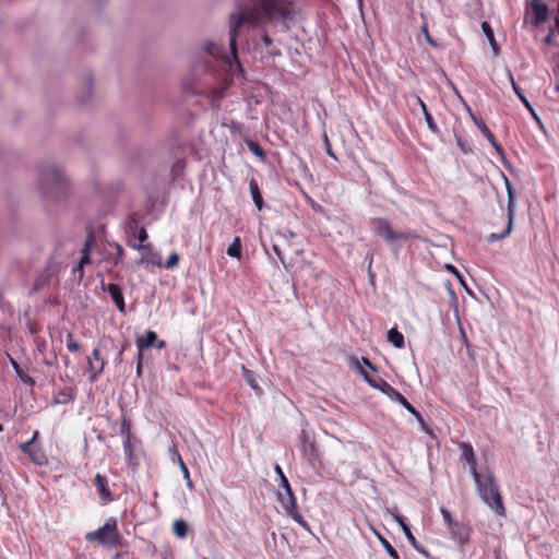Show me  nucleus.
<instances>
[{"label": "nucleus", "mask_w": 559, "mask_h": 559, "mask_svg": "<svg viewBox=\"0 0 559 559\" xmlns=\"http://www.w3.org/2000/svg\"><path fill=\"white\" fill-rule=\"evenodd\" d=\"M131 426L128 419L123 418L120 424V435L123 438L131 439V432H130Z\"/></svg>", "instance_id": "79ce46f5"}, {"label": "nucleus", "mask_w": 559, "mask_h": 559, "mask_svg": "<svg viewBox=\"0 0 559 559\" xmlns=\"http://www.w3.org/2000/svg\"><path fill=\"white\" fill-rule=\"evenodd\" d=\"M421 32L427 40V43L432 47H439V44L430 36L427 25L421 26Z\"/></svg>", "instance_id": "49530a36"}, {"label": "nucleus", "mask_w": 559, "mask_h": 559, "mask_svg": "<svg viewBox=\"0 0 559 559\" xmlns=\"http://www.w3.org/2000/svg\"><path fill=\"white\" fill-rule=\"evenodd\" d=\"M95 359L96 361H99V366L97 368V370H95V372L93 374H91L90 377V380L91 381H95L97 376L100 374L104 370V367L106 365L105 360L100 357V350L99 348H94L93 353H92V357L91 359Z\"/></svg>", "instance_id": "c756f323"}, {"label": "nucleus", "mask_w": 559, "mask_h": 559, "mask_svg": "<svg viewBox=\"0 0 559 559\" xmlns=\"http://www.w3.org/2000/svg\"><path fill=\"white\" fill-rule=\"evenodd\" d=\"M92 249L93 247H83L82 249V255L79 260V264L82 265L83 267H85L86 265H90L91 264V252H92Z\"/></svg>", "instance_id": "f704fd0d"}, {"label": "nucleus", "mask_w": 559, "mask_h": 559, "mask_svg": "<svg viewBox=\"0 0 559 559\" xmlns=\"http://www.w3.org/2000/svg\"><path fill=\"white\" fill-rule=\"evenodd\" d=\"M241 249L242 247H227V254L231 258L240 259Z\"/></svg>", "instance_id": "09e8293b"}, {"label": "nucleus", "mask_w": 559, "mask_h": 559, "mask_svg": "<svg viewBox=\"0 0 559 559\" xmlns=\"http://www.w3.org/2000/svg\"><path fill=\"white\" fill-rule=\"evenodd\" d=\"M236 12L229 15V48L231 58L224 47L214 41H205L199 51L195 72H200L189 91L205 97L215 108L226 96L234 76L243 69L237 57V38L243 29L253 31L250 49L254 59L265 62L281 56L273 45L266 25L286 33L297 24L299 7L296 0H235Z\"/></svg>", "instance_id": "f257e3e1"}, {"label": "nucleus", "mask_w": 559, "mask_h": 559, "mask_svg": "<svg viewBox=\"0 0 559 559\" xmlns=\"http://www.w3.org/2000/svg\"><path fill=\"white\" fill-rule=\"evenodd\" d=\"M85 538L87 542H97L110 548H116L121 545V536L118 532L115 519H109L102 527L87 533Z\"/></svg>", "instance_id": "20e7f679"}, {"label": "nucleus", "mask_w": 559, "mask_h": 559, "mask_svg": "<svg viewBox=\"0 0 559 559\" xmlns=\"http://www.w3.org/2000/svg\"><path fill=\"white\" fill-rule=\"evenodd\" d=\"M247 146L255 156L264 158V151L258 142L249 140L247 141Z\"/></svg>", "instance_id": "72a5a7b5"}, {"label": "nucleus", "mask_w": 559, "mask_h": 559, "mask_svg": "<svg viewBox=\"0 0 559 559\" xmlns=\"http://www.w3.org/2000/svg\"><path fill=\"white\" fill-rule=\"evenodd\" d=\"M102 287H103L104 292H107L110 295V297H111L112 301L115 302L116 307L118 308V310L121 313H126V304H124V298H123L121 287L118 284H114V283H110L106 286L104 283H102Z\"/></svg>", "instance_id": "2eb2a0df"}, {"label": "nucleus", "mask_w": 559, "mask_h": 559, "mask_svg": "<svg viewBox=\"0 0 559 559\" xmlns=\"http://www.w3.org/2000/svg\"><path fill=\"white\" fill-rule=\"evenodd\" d=\"M124 234L127 237L128 245H143L147 239V233L143 226H140L139 222L130 216L124 224Z\"/></svg>", "instance_id": "6e6552de"}, {"label": "nucleus", "mask_w": 559, "mask_h": 559, "mask_svg": "<svg viewBox=\"0 0 559 559\" xmlns=\"http://www.w3.org/2000/svg\"><path fill=\"white\" fill-rule=\"evenodd\" d=\"M178 261H179V254L177 252H173L168 257L166 262L163 264V267H165V269H173L174 266L177 265Z\"/></svg>", "instance_id": "37998d69"}, {"label": "nucleus", "mask_w": 559, "mask_h": 559, "mask_svg": "<svg viewBox=\"0 0 559 559\" xmlns=\"http://www.w3.org/2000/svg\"><path fill=\"white\" fill-rule=\"evenodd\" d=\"M38 182L45 199L58 201L69 193V180L60 166L45 163L39 168Z\"/></svg>", "instance_id": "f03ea898"}, {"label": "nucleus", "mask_w": 559, "mask_h": 559, "mask_svg": "<svg viewBox=\"0 0 559 559\" xmlns=\"http://www.w3.org/2000/svg\"><path fill=\"white\" fill-rule=\"evenodd\" d=\"M483 135L488 140V142L491 144V146L495 148V151L499 155H503V153H504L503 147L497 142V140L491 131H489V133L483 134Z\"/></svg>", "instance_id": "c9c22d12"}, {"label": "nucleus", "mask_w": 559, "mask_h": 559, "mask_svg": "<svg viewBox=\"0 0 559 559\" xmlns=\"http://www.w3.org/2000/svg\"><path fill=\"white\" fill-rule=\"evenodd\" d=\"M87 364H88V371L91 372V374H93L95 372V370H97L98 367L93 365L91 357L87 358Z\"/></svg>", "instance_id": "bf43d9fd"}, {"label": "nucleus", "mask_w": 559, "mask_h": 559, "mask_svg": "<svg viewBox=\"0 0 559 559\" xmlns=\"http://www.w3.org/2000/svg\"><path fill=\"white\" fill-rule=\"evenodd\" d=\"M464 107L466 109V111L468 112V116L471 117V119L474 121L475 126L478 128V130L481 132V134H487L489 133V128L486 126V123L484 122V120L479 117H477L471 109V107L464 103Z\"/></svg>", "instance_id": "bb28decb"}, {"label": "nucleus", "mask_w": 559, "mask_h": 559, "mask_svg": "<svg viewBox=\"0 0 559 559\" xmlns=\"http://www.w3.org/2000/svg\"><path fill=\"white\" fill-rule=\"evenodd\" d=\"M545 43L551 45L554 43V29H551L545 37Z\"/></svg>", "instance_id": "13d9d810"}, {"label": "nucleus", "mask_w": 559, "mask_h": 559, "mask_svg": "<svg viewBox=\"0 0 559 559\" xmlns=\"http://www.w3.org/2000/svg\"><path fill=\"white\" fill-rule=\"evenodd\" d=\"M390 513L392 514L393 519L397 522V524L404 532L406 538L408 539L411 545L414 547V549H416L421 555L429 557L428 550L417 542V539L413 535L409 526L405 523L404 519L399 514L397 510L396 509L394 511L390 510Z\"/></svg>", "instance_id": "9d476101"}, {"label": "nucleus", "mask_w": 559, "mask_h": 559, "mask_svg": "<svg viewBox=\"0 0 559 559\" xmlns=\"http://www.w3.org/2000/svg\"><path fill=\"white\" fill-rule=\"evenodd\" d=\"M473 478L481 500L492 508L497 514L504 515L506 510L493 473L486 468L485 473L477 472V476H473Z\"/></svg>", "instance_id": "7ed1b4c3"}, {"label": "nucleus", "mask_w": 559, "mask_h": 559, "mask_svg": "<svg viewBox=\"0 0 559 559\" xmlns=\"http://www.w3.org/2000/svg\"><path fill=\"white\" fill-rule=\"evenodd\" d=\"M461 449L462 459L468 463L472 476H477L478 471L476 468V459L472 445L469 443H462Z\"/></svg>", "instance_id": "412c9836"}, {"label": "nucleus", "mask_w": 559, "mask_h": 559, "mask_svg": "<svg viewBox=\"0 0 559 559\" xmlns=\"http://www.w3.org/2000/svg\"><path fill=\"white\" fill-rule=\"evenodd\" d=\"M374 228L377 230V233L385 240V241H390V240H394V239H404V240H409V235H406V234H401L400 236H396L394 234V231L392 230L390 224L384 221V219H378L376 222V225H374Z\"/></svg>", "instance_id": "dca6fc26"}, {"label": "nucleus", "mask_w": 559, "mask_h": 559, "mask_svg": "<svg viewBox=\"0 0 559 559\" xmlns=\"http://www.w3.org/2000/svg\"><path fill=\"white\" fill-rule=\"evenodd\" d=\"M424 117H425V120L427 122L428 129L432 133L439 134L440 133V129L438 128L437 123L435 122L432 115L428 111V112L424 114Z\"/></svg>", "instance_id": "ea45409f"}, {"label": "nucleus", "mask_w": 559, "mask_h": 559, "mask_svg": "<svg viewBox=\"0 0 559 559\" xmlns=\"http://www.w3.org/2000/svg\"><path fill=\"white\" fill-rule=\"evenodd\" d=\"M38 436H39V432L35 431L33 433V437L31 438V440L21 443L19 445V448L23 453H26L29 455V457L34 464L41 466V465L47 464V457H46L45 453L43 452V450L40 448L36 447V444H35V441L37 440Z\"/></svg>", "instance_id": "1a4fd4ad"}, {"label": "nucleus", "mask_w": 559, "mask_h": 559, "mask_svg": "<svg viewBox=\"0 0 559 559\" xmlns=\"http://www.w3.org/2000/svg\"><path fill=\"white\" fill-rule=\"evenodd\" d=\"M94 486L97 488V491L100 498L106 501L110 499V490L108 489L107 478L100 474H96L93 479Z\"/></svg>", "instance_id": "4be33fe9"}, {"label": "nucleus", "mask_w": 559, "mask_h": 559, "mask_svg": "<svg viewBox=\"0 0 559 559\" xmlns=\"http://www.w3.org/2000/svg\"><path fill=\"white\" fill-rule=\"evenodd\" d=\"M230 245H241L240 243V238L239 237H235L234 240L230 242Z\"/></svg>", "instance_id": "774afa93"}, {"label": "nucleus", "mask_w": 559, "mask_h": 559, "mask_svg": "<svg viewBox=\"0 0 559 559\" xmlns=\"http://www.w3.org/2000/svg\"><path fill=\"white\" fill-rule=\"evenodd\" d=\"M130 346H131L130 341L126 340L119 350H122V353H124V350H127V348H129Z\"/></svg>", "instance_id": "e2e57ef3"}, {"label": "nucleus", "mask_w": 559, "mask_h": 559, "mask_svg": "<svg viewBox=\"0 0 559 559\" xmlns=\"http://www.w3.org/2000/svg\"><path fill=\"white\" fill-rule=\"evenodd\" d=\"M293 247H271V250L278 257L283 265L287 267L289 264H292L293 259L289 258V260H287L286 251L290 250Z\"/></svg>", "instance_id": "cd10ccee"}, {"label": "nucleus", "mask_w": 559, "mask_h": 559, "mask_svg": "<svg viewBox=\"0 0 559 559\" xmlns=\"http://www.w3.org/2000/svg\"><path fill=\"white\" fill-rule=\"evenodd\" d=\"M283 489L285 490V493L278 492L277 495V498L282 503L283 508L287 511V513L293 518L295 522H297L302 527L308 528V523L298 512L296 497L293 492V489L287 478L283 479Z\"/></svg>", "instance_id": "39448f33"}, {"label": "nucleus", "mask_w": 559, "mask_h": 559, "mask_svg": "<svg viewBox=\"0 0 559 559\" xmlns=\"http://www.w3.org/2000/svg\"><path fill=\"white\" fill-rule=\"evenodd\" d=\"M504 182H506V189L508 194V225L506 227V233H511L512 225H513V217L515 213V201H516V193L515 189L513 188V185L511 181L503 176Z\"/></svg>", "instance_id": "ddd939ff"}, {"label": "nucleus", "mask_w": 559, "mask_h": 559, "mask_svg": "<svg viewBox=\"0 0 559 559\" xmlns=\"http://www.w3.org/2000/svg\"><path fill=\"white\" fill-rule=\"evenodd\" d=\"M362 364L372 371H377L376 366L366 357L361 358Z\"/></svg>", "instance_id": "4d7b16f0"}, {"label": "nucleus", "mask_w": 559, "mask_h": 559, "mask_svg": "<svg viewBox=\"0 0 559 559\" xmlns=\"http://www.w3.org/2000/svg\"><path fill=\"white\" fill-rule=\"evenodd\" d=\"M72 278L76 281L78 283L82 282L84 277V267L76 263L71 271Z\"/></svg>", "instance_id": "a19ab883"}, {"label": "nucleus", "mask_w": 559, "mask_h": 559, "mask_svg": "<svg viewBox=\"0 0 559 559\" xmlns=\"http://www.w3.org/2000/svg\"><path fill=\"white\" fill-rule=\"evenodd\" d=\"M22 380L25 382V383H28V384H34V380L31 378V377H26V378H22Z\"/></svg>", "instance_id": "69168bd1"}, {"label": "nucleus", "mask_w": 559, "mask_h": 559, "mask_svg": "<svg viewBox=\"0 0 559 559\" xmlns=\"http://www.w3.org/2000/svg\"><path fill=\"white\" fill-rule=\"evenodd\" d=\"M177 457H178V461H179V464H180V468H181V471L183 473V476L187 479V485L189 487H192V481L190 479V474H189L188 467L186 466V464L183 463L181 456L178 453H177Z\"/></svg>", "instance_id": "c03bdc74"}, {"label": "nucleus", "mask_w": 559, "mask_h": 559, "mask_svg": "<svg viewBox=\"0 0 559 559\" xmlns=\"http://www.w3.org/2000/svg\"><path fill=\"white\" fill-rule=\"evenodd\" d=\"M51 276H52V273L48 269L45 270L43 273H40L36 277L34 285H33L32 289L29 290V295L36 294L37 292L43 289L50 282Z\"/></svg>", "instance_id": "b1692460"}, {"label": "nucleus", "mask_w": 559, "mask_h": 559, "mask_svg": "<svg viewBox=\"0 0 559 559\" xmlns=\"http://www.w3.org/2000/svg\"><path fill=\"white\" fill-rule=\"evenodd\" d=\"M388 341L396 348H403L405 346L404 335L396 328H392L388 331Z\"/></svg>", "instance_id": "a878e982"}, {"label": "nucleus", "mask_w": 559, "mask_h": 559, "mask_svg": "<svg viewBox=\"0 0 559 559\" xmlns=\"http://www.w3.org/2000/svg\"><path fill=\"white\" fill-rule=\"evenodd\" d=\"M531 24L533 26H539L545 23L548 19V5L540 0L531 1Z\"/></svg>", "instance_id": "f8f14e48"}, {"label": "nucleus", "mask_w": 559, "mask_h": 559, "mask_svg": "<svg viewBox=\"0 0 559 559\" xmlns=\"http://www.w3.org/2000/svg\"><path fill=\"white\" fill-rule=\"evenodd\" d=\"M483 135L488 140V142L491 144V146L495 148V151L499 155H503V153H504L503 147L497 142V140L491 131H489V133L483 134Z\"/></svg>", "instance_id": "58836bf2"}, {"label": "nucleus", "mask_w": 559, "mask_h": 559, "mask_svg": "<svg viewBox=\"0 0 559 559\" xmlns=\"http://www.w3.org/2000/svg\"><path fill=\"white\" fill-rule=\"evenodd\" d=\"M84 231L85 238L83 245H118L107 238L105 224L100 221L85 225Z\"/></svg>", "instance_id": "423d86ee"}, {"label": "nucleus", "mask_w": 559, "mask_h": 559, "mask_svg": "<svg viewBox=\"0 0 559 559\" xmlns=\"http://www.w3.org/2000/svg\"><path fill=\"white\" fill-rule=\"evenodd\" d=\"M324 147H325L326 154L329 156L333 157L334 159H336V156H335V154L332 151V146H331V143L329 141V138H328L326 133H324Z\"/></svg>", "instance_id": "864d4df0"}, {"label": "nucleus", "mask_w": 559, "mask_h": 559, "mask_svg": "<svg viewBox=\"0 0 559 559\" xmlns=\"http://www.w3.org/2000/svg\"><path fill=\"white\" fill-rule=\"evenodd\" d=\"M242 371L247 383L258 393L262 392V389L259 386L258 381L254 378L252 371L248 370L245 366H242Z\"/></svg>", "instance_id": "2f4dec72"}, {"label": "nucleus", "mask_w": 559, "mask_h": 559, "mask_svg": "<svg viewBox=\"0 0 559 559\" xmlns=\"http://www.w3.org/2000/svg\"><path fill=\"white\" fill-rule=\"evenodd\" d=\"M358 373L364 378V380L373 389L379 390L381 393L385 391L389 386V383L382 378H372L365 369L358 367Z\"/></svg>", "instance_id": "6ab92c4d"}, {"label": "nucleus", "mask_w": 559, "mask_h": 559, "mask_svg": "<svg viewBox=\"0 0 559 559\" xmlns=\"http://www.w3.org/2000/svg\"><path fill=\"white\" fill-rule=\"evenodd\" d=\"M508 78H509V80L511 81V84H512L513 91H514V93L516 94V96L519 97V99L522 102V104L525 106V108L530 111V114L532 115V117L534 118V120H535L539 126H543V123H542V119L539 118V116L537 115V112L535 111V109L533 108V106L531 105V103L528 102V99L526 98V96L524 95L523 91L520 88V86H519V85H518V83L515 82L514 76H513V73H512L511 71H508Z\"/></svg>", "instance_id": "f3484780"}, {"label": "nucleus", "mask_w": 559, "mask_h": 559, "mask_svg": "<svg viewBox=\"0 0 559 559\" xmlns=\"http://www.w3.org/2000/svg\"><path fill=\"white\" fill-rule=\"evenodd\" d=\"M509 233H506V229L501 234L492 233L487 237V240L490 242H495L498 240H501L503 237H506Z\"/></svg>", "instance_id": "603ef678"}, {"label": "nucleus", "mask_w": 559, "mask_h": 559, "mask_svg": "<svg viewBox=\"0 0 559 559\" xmlns=\"http://www.w3.org/2000/svg\"><path fill=\"white\" fill-rule=\"evenodd\" d=\"M481 29H483L485 36L487 37V39H488V41H489V44L491 46L493 55L495 56L499 55L500 49H499V46H498V44H497V41L495 39V34H493V31H492L491 26L489 25V23L488 22H483L481 23Z\"/></svg>", "instance_id": "393cba45"}, {"label": "nucleus", "mask_w": 559, "mask_h": 559, "mask_svg": "<svg viewBox=\"0 0 559 559\" xmlns=\"http://www.w3.org/2000/svg\"><path fill=\"white\" fill-rule=\"evenodd\" d=\"M300 443H301V451L304 456L310 462L313 463L314 461L320 459L319 451L317 449V444L313 439L310 438L308 432L306 430H301L300 436Z\"/></svg>", "instance_id": "9b49d317"}, {"label": "nucleus", "mask_w": 559, "mask_h": 559, "mask_svg": "<svg viewBox=\"0 0 559 559\" xmlns=\"http://www.w3.org/2000/svg\"><path fill=\"white\" fill-rule=\"evenodd\" d=\"M123 450L127 456L132 457L133 451L131 447V439H123Z\"/></svg>", "instance_id": "3c124183"}, {"label": "nucleus", "mask_w": 559, "mask_h": 559, "mask_svg": "<svg viewBox=\"0 0 559 559\" xmlns=\"http://www.w3.org/2000/svg\"><path fill=\"white\" fill-rule=\"evenodd\" d=\"M156 346L158 349L160 348H164L165 347V342L164 341H157V334L154 332V331H147L145 333V336L143 337H138L136 340V347H138V353H142L150 348L151 346Z\"/></svg>", "instance_id": "4468645a"}, {"label": "nucleus", "mask_w": 559, "mask_h": 559, "mask_svg": "<svg viewBox=\"0 0 559 559\" xmlns=\"http://www.w3.org/2000/svg\"><path fill=\"white\" fill-rule=\"evenodd\" d=\"M483 135L488 140V142L491 144V146L495 148V151L499 155H503V153H504L503 147L497 142V140L491 131H489V133L483 134Z\"/></svg>", "instance_id": "e433bc0d"}, {"label": "nucleus", "mask_w": 559, "mask_h": 559, "mask_svg": "<svg viewBox=\"0 0 559 559\" xmlns=\"http://www.w3.org/2000/svg\"><path fill=\"white\" fill-rule=\"evenodd\" d=\"M68 337V341H67V348L70 350V352H79L80 349V345L73 340V336L71 333H69L67 335Z\"/></svg>", "instance_id": "a18cd8bd"}, {"label": "nucleus", "mask_w": 559, "mask_h": 559, "mask_svg": "<svg viewBox=\"0 0 559 559\" xmlns=\"http://www.w3.org/2000/svg\"><path fill=\"white\" fill-rule=\"evenodd\" d=\"M142 366H143V354L138 353L136 354V376L141 377L142 374Z\"/></svg>", "instance_id": "5fc2aeb1"}, {"label": "nucleus", "mask_w": 559, "mask_h": 559, "mask_svg": "<svg viewBox=\"0 0 559 559\" xmlns=\"http://www.w3.org/2000/svg\"><path fill=\"white\" fill-rule=\"evenodd\" d=\"M444 269H445L448 272H450L451 274H453V275L457 278V281L461 283V285L464 287L465 292H466L469 296H474V294H473V292L471 290V288L466 285V283H465V280H464L463 275L459 272V270H457L454 265H452V264H450V263H447V264L444 265Z\"/></svg>", "instance_id": "c85d7f7f"}, {"label": "nucleus", "mask_w": 559, "mask_h": 559, "mask_svg": "<svg viewBox=\"0 0 559 559\" xmlns=\"http://www.w3.org/2000/svg\"><path fill=\"white\" fill-rule=\"evenodd\" d=\"M122 354H123L122 350H119L117 353V356H116V359H115L116 364H121L122 362Z\"/></svg>", "instance_id": "0e129e2a"}, {"label": "nucleus", "mask_w": 559, "mask_h": 559, "mask_svg": "<svg viewBox=\"0 0 559 559\" xmlns=\"http://www.w3.org/2000/svg\"><path fill=\"white\" fill-rule=\"evenodd\" d=\"M274 471L280 477V481H281L280 486H281V488H283V479L286 478V476L278 464H275Z\"/></svg>", "instance_id": "6e6d98bb"}, {"label": "nucleus", "mask_w": 559, "mask_h": 559, "mask_svg": "<svg viewBox=\"0 0 559 559\" xmlns=\"http://www.w3.org/2000/svg\"><path fill=\"white\" fill-rule=\"evenodd\" d=\"M457 145L464 153H467L469 151V148L465 145V143H463L461 139H457Z\"/></svg>", "instance_id": "052dcab7"}, {"label": "nucleus", "mask_w": 559, "mask_h": 559, "mask_svg": "<svg viewBox=\"0 0 559 559\" xmlns=\"http://www.w3.org/2000/svg\"><path fill=\"white\" fill-rule=\"evenodd\" d=\"M483 135L488 140V142L491 144V146L495 148V151L499 155H503V153H504L503 147L497 142V140L491 131H489V133L483 134Z\"/></svg>", "instance_id": "4c0bfd02"}, {"label": "nucleus", "mask_w": 559, "mask_h": 559, "mask_svg": "<svg viewBox=\"0 0 559 559\" xmlns=\"http://www.w3.org/2000/svg\"><path fill=\"white\" fill-rule=\"evenodd\" d=\"M448 530L453 540L461 545L467 543L471 534V528L468 526L464 525L463 523L455 522L450 525Z\"/></svg>", "instance_id": "a211bd4d"}, {"label": "nucleus", "mask_w": 559, "mask_h": 559, "mask_svg": "<svg viewBox=\"0 0 559 559\" xmlns=\"http://www.w3.org/2000/svg\"><path fill=\"white\" fill-rule=\"evenodd\" d=\"M117 250H118V258H122L123 257V247H117Z\"/></svg>", "instance_id": "338daca9"}, {"label": "nucleus", "mask_w": 559, "mask_h": 559, "mask_svg": "<svg viewBox=\"0 0 559 559\" xmlns=\"http://www.w3.org/2000/svg\"><path fill=\"white\" fill-rule=\"evenodd\" d=\"M440 512H441L442 518H443L444 522L447 523L448 527L456 522L453 520L451 512L448 509L441 508Z\"/></svg>", "instance_id": "de8ad7c7"}, {"label": "nucleus", "mask_w": 559, "mask_h": 559, "mask_svg": "<svg viewBox=\"0 0 559 559\" xmlns=\"http://www.w3.org/2000/svg\"><path fill=\"white\" fill-rule=\"evenodd\" d=\"M173 532L179 538L186 537L187 534H188V524H187V522L181 520V519L180 520H176L173 523Z\"/></svg>", "instance_id": "7c9ffc66"}, {"label": "nucleus", "mask_w": 559, "mask_h": 559, "mask_svg": "<svg viewBox=\"0 0 559 559\" xmlns=\"http://www.w3.org/2000/svg\"><path fill=\"white\" fill-rule=\"evenodd\" d=\"M378 539L382 544L383 548L392 559H400L399 552L392 547V545L379 533H377Z\"/></svg>", "instance_id": "473e14b6"}, {"label": "nucleus", "mask_w": 559, "mask_h": 559, "mask_svg": "<svg viewBox=\"0 0 559 559\" xmlns=\"http://www.w3.org/2000/svg\"><path fill=\"white\" fill-rule=\"evenodd\" d=\"M383 394H385L391 400L400 403V406H403L417 419L418 424L420 425L421 429L425 432L431 433L421 414L412 404H409V402L392 385L389 384Z\"/></svg>", "instance_id": "0eeeda50"}, {"label": "nucleus", "mask_w": 559, "mask_h": 559, "mask_svg": "<svg viewBox=\"0 0 559 559\" xmlns=\"http://www.w3.org/2000/svg\"><path fill=\"white\" fill-rule=\"evenodd\" d=\"M136 249H143V250H146V253L143 254L138 261L136 263L138 264H153V265H156L158 267H163V263H162V257L156 253V252H152L150 249L151 247H135Z\"/></svg>", "instance_id": "aec40b11"}, {"label": "nucleus", "mask_w": 559, "mask_h": 559, "mask_svg": "<svg viewBox=\"0 0 559 559\" xmlns=\"http://www.w3.org/2000/svg\"><path fill=\"white\" fill-rule=\"evenodd\" d=\"M249 190L251 193L252 201L255 207L261 211L264 207V202L262 198V193L260 191L259 185L254 178H251L249 181Z\"/></svg>", "instance_id": "5701e85b"}, {"label": "nucleus", "mask_w": 559, "mask_h": 559, "mask_svg": "<svg viewBox=\"0 0 559 559\" xmlns=\"http://www.w3.org/2000/svg\"><path fill=\"white\" fill-rule=\"evenodd\" d=\"M417 102L423 110V114L428 112V108H427L426 104L419 97H417Z\"/></svg>", "instance_id": "680f3d73"}, {"label": "nucleus", "mask_w": 559, "mask_h": 559, "mask_svg": "<svg viewBox=\"0 0 559 559\" xmlns=\"http://www.w3.org/2000/svg\"><path fill=\"white\" fill-rule=\"evenodd\" d=\"M71 400H72V395L70 393H68V392L62 391V392L59 393V397L55 401V403H57V404L58 403H63L64 404V403H68L69 401H71Z\"/></svg>", "instance_id": "8fccbe9b"}]
</instances>
